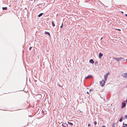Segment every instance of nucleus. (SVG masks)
I'll use <instances>...</instances> for the list:
<instances>
[{
  "label": "nucleus",
  "instance_id": "obj_5",
  "mask_svg": "<svg viewBox=\"0 0 127 127\" xmlns=\"http://www.w3.org/2000/svg\"><path fill=\"white\" fill-rule=\"evenodd\" d=\"M126 106V103L125 102H122V106H121V108H123L124 107H125Z\"/></svg>",
  "mask_w": 127,
  "mask_h": 127
},
{
  "label": "nucleus",
  "instance_id": "obj_26",
  "mask_svg": "<svg viewBox=\"0 0 127 127\" xmlns=\"http://www.w3.org/2000/svg\"><path fill=\"white\" fill-rule=\"evenodd\" d=\"M87 93L88 94H89V93L88 92H87Z\"/></svg>",
  "mask_w": 127,
  "mask_h": 127
},
{
  "label": "nucleus",
  "instance_id": "obj_31",
  "mask_svg": "<svg viewBox=\"0 0 127 127\" xmlns=\"http://www.w3.org/2000/svg\"><path fill=\"white\" fill-rule=\"evenodd\" d=\"M122 13H123V12H122Z\"/></svg>",
  "mask_w": 127,
  "mask_h": 127
},
{
  "label": "nucleus",
  "instance_id": "obj_20",
  "mask_svg": "<svg viewBox=\"0 0 127 127\" xmlns=\"http://www.w3.org/2000/svg\"><path fill=\"white\" fill-rule=\"evenodd\" d=\"M124 125L127 127V124H124Z\"/></svg>",
  "mask_w": 127,
  "mask_h": 127
},
{
  "label": "nucleus",
  "instance_id": "obj_29",
  "mask_svg": "<svg viewBox=\"0 0 127 127\" xmlns=\"http://www.w3.org/2000/svg\"><path fill=\"white\" fill-rule=\"evenodd\" d=\"M126 102L127 103V99L126 100Z\"/></svg>",
  "mask_w": 127,
  "mask_h": 127
},
{
  "label": "nucleus",
  "instance_id": "obj_2",
  "mask_svg": "<svg viewBox=\"0 0 127 127\" xmlns=\"http://www.w3.org/2000/svg\"><path fill=\"white\" fill-rule=\"evenodd\" d=\"M110 74V73L108 72L106 75H104V79L105 81H106V78L108 77V76Z\"/></svg>",
  "mask_w": 127,
  "mask_h": 127
},
{
  "label": "nucleus",
  "instance_id": "obj_30",
  "mask_svg": "<svg viewBox=\"0 0 127 127\" xmlns=\"http://www.w3.org/2000/svg\"><path fill=\"white\" fill-rule=\"evenodd\" d=\"M126 61H127V59H126Z\"/></svg>",
  "mask_w": 127,
  "mask_h": 127
},
{
  "label": "nucleus",
  "instance_id": "obj_27",
  "mask_svg": "<svg viewBox=\"0 0 127 127\" xmlns=\"http://www.w3.org/2000/svg\"><path fill=\"white\" fill-rule=\"evenodd\" d=\"M125 15L127 17V14H125Z\"/></svg>",
  "mask_w": 127,
  "mask_h": 127
},
{
  "label": "nucleus",
  "instance_id": "obj_21",
  "mask_svg": "<svg viewBox=\"0 0 127 127\" xmlns=\"http://www.w3.org/2000/svg\"><path fill=\"white\" fill-rule=\"evenodd\" d=\"M90 125H91V124H88V126H89H89H90Z\"/></svg>",
  "mask_w": 127,
  "mask_h": 127
},
{
  "label": "nucleus",
  "instance_id": "obj_25",
  "mask_svg": "<svg viewBox=\"0 0 127 127\" xmlns=\"http://www.w3.org/2000/svg\"><path fill=\"white\" fill-rule=\"evenodd\" d=\"M116 29L117 30H118L119 31H121V30L120 29Z\"/></svg>",
  "mask_w": 127,
  "mask_h": 127
},
{
  "label": "nucleus",
  "instance_id": "obj_24",
  "mask_svg": "<svg viewBox=\"0 0 127 127\" xmlns=\"http://www.w3.org/2000/svg\"><path fill=\"white\" fill-rule=\"evenodd\" d=\"M102 127H105L103 125L102 126Z\"/></svg>",
  "mask_w": 127,
  "mask_h": 127
},
{
  "label": "nucleus",
  "instance_id": "obj_22",
  "mask_svg": "<svg viewBox=\"0 0 127 127\" xmlns=\"http://www.w3.org/2000/svg\"><path fill=\"white\" fill-rule=\"evenodd\" d=\"M31 48H32V47H30V48H29V50H31Z\"/></svg>",
  "mask_w": 127,
  "mask_h": 127
},
{
  "label": "nucleus",
  "instance_id": "obj_14",
  "mask_svg": "<svg viewBox=\"0 0 127 127\" xmlns=\"http://www.w3.org/2000/svg\"><path fill=\"white\" fill-rule=\"evenodd\" d=\"M122 120H123V119H122V117H121L120 120H119V121L120 122H121L122 121Z\"/></svg>",
  "mask_w": 127,
  "mask_h": 127
},
{
  "label": "nucleus",
  "instance_id": "obj_1",
  "mask_svg": "<svg viewBox=\"0 0 127 127\" xmlns=\"http://www.w3.org/2000/svg\"><path fill=\"white\" fill-rule=\"evenodd\" d=\"M105 80H102V81L100 82V84L102 86H103L105 84Z\"/></svg>",
  "mask_w": 127,
  "mask_h": 127
},
{
  "label": "nucleus",
  "instance_id": "obj_19",
  "mask_svg": "<svg viewBox=\"0 0 127 127\" xmlns=\"http://www.w3.org/2000/svg\"><path fill=\"white\" fill-rule=\"evenodd\" d=\"M63 25V23H62V24L61 26H60V28H62V27Z\"/></svg>",
  "mask_w": 127,
  "mask_h": 127
},
{
  "label": "nucleus",
  "instance_id": "obj_3",
  "mask_svg": "<svg viewBox=\"0 0 127 127\" xmlns=\"http://www.w3.org/2000/svg\"><path fill=\"white\" fill-rule=\"evenodd\" d=\"M122 76H123V77L127 79V73L122 74Z\"/></svg>",
  "mask_w": 127,
  "mask_h": 127
},
{
  "label": "nucleus",
  "instance_id": "obj_13",
  "mask_svg": "<svg viewBox=\"0 0 127 127\" xmlns=\"http://www.w3.org/2000/svg\"><path fill=\"white\" fill-rule=\"evenodd\" d=\"M68 123L70 125H71L72 126L73 125V124L72 123L68 122Z\"/></svg>",
  "mask_w": 127,
  "mask_h": 127
},
{
  "label": "nucleus",
  "instance_id": "obj_23",
  "mask_svg": "<svg viewBox=\"0 0 127 127\" xmlns=\"http://www.w3.org/2000/svg\"><path fill=\"white\" fill-rule=\"evenodd\" d=\"M62 126H63L64 127H65V126L63 124L62 125Z\"/></svg>",
  "mask_w": 127,
  "mask_h": 127
},
{
  "label": "nucleus",
  "instance_id": "obj_10",
  "mask_svg": "<svg viewBox=\"0 0 127 127\" xmlns=\"http://www.w3.org/2000/svg\"><path fill=\"white\" fill-rule=\"evenodd\" d=\"M52 24L53 27H54L55 26V25L53 21H52Z\"/></svg>",
  "mask_w": 127,
  "mask_h": 127
},
{
  "label": "nucleus",
  "instance_id": "obj_28",
  "mask_svg": "<svg viewBox=\"0 0 127 127\" xmlns=\"http://www.w3.org/2000/svg\"><path fill=\"white\" fill-rule=\"evenodd\" d=\"M97 63L96 62H95V64H96V63Z\"/></svg>",
  "mask_w": 127,
  "mask_h": 127
},
{
  "label": "nucleus",
  "instance_id": "obj_17",
  "mask_svg": "<svg viewBox=\"0 0 127 127\" xmlns=\"http://www.w3.org/2000/svg\"><path fill=\"white\" fill-rule=\"evenodd\" d=\"M125 119H127V115H126L125 116Z\"/></svg>",
  "mask_w": 127,
  "mask_h": 127
},
{
  "label": "nucleus",
  "instance_id": "obj_6",
  "mask_svg": "<svg viewBox=\"0 0 127 127\" xmlns=\"http://www.w3.org/2000/svg\"><path fill=\"white\" fill-rule=\"evenodd\" d=\"M92 75H90L87 76L86 78V79H87L88 78H92Z\"/></svg>",
  "mask_w": 127,
  "mask_h": 127
},
{
  "label": "nucleus",
  "instance_id": "obj_16",
  "mask_svg": "<svg viewBox=\"0 0 127 127\" xmlns=\"http://www.w3.org/2000/svg\"><path fill=\"white\" fill-rule=\"evenodd\" d=\"M115 123H114L112 125V127H115Z\"/></svg>",
  "mask_w": 127,
  "mask_h": 127
},
{
  "label": "nucleus",
  "instance_id": "obj_9",
  "mask_svg": "<svg viewBox=\"0 0 127 127\" xmlns=\"http://www.w3.org/2000/svg\"><path fill=\"white\" fill-rule=\"evenodd\" d=\"M45 34H47L48 35H49L50 36V34L49 32H45Z\"/></svg>",
  "mask_w": 127,
  "mask_h": 127
},
{
  "label": "nucleus",
  "instance_id": "obj_32",
  "mask_svg": "<svg viewBox=\"0 0 127 127\" xmlns=\"http://www.w3.org/2000/svg\"><path fill=\"white\" fill-rule=\"evenodd\" d=\"M31 0L32 1V0Z\"/></svg>",
  "mask_w": 127,
  "mask_h": 127
},
{
  "label": "nucleus",
  "instance_id": "obj_8",
  "mask_svg": "<svg viewBox=\"0 0 127 127\" xmlns=\"http://www.w3.org/2000/svg\"><path fill=\"white\" fill-rule=\"evenodd\" d=\"M89 62L90 63H91L92 64H93L94 63V61L92 59H91L90 60Z\"/></svg>",
  "mask_w": 127,
  "mask_h": 127
},
{
  "label": "nucleus",
  "instance_id": "obj_12",
  "mask_svg": "<svg viewBox=\"0 0 127 127\" xmlns=\"http://www.w3.org/2000/svg\"><path fill=\"white\" fill-rule=\"evenodd\" d=\"M43 14V13H40L38 15V17H41Z\"/></svg>",
  "mask_w": 127,
  "mask_h": 127
},
{
  "label": "nucleus",
  "instance_id": "obj_7",
  "mask_svg": "<svg viewBox=\"0 0 127 127\" xmlns=\"http://www.w3.org/2000/svg\"><path fill=\"white\" fill-rule=\"evenodd\" d=\"M103 55V54L101 53H100L99 54V58H101V57Z\"/></svg>",
  "mask_w": 127,
  "mask_h": 127
},
{
  "label": "nucleus",
  "instance_id": "obj_11",
  "mask_svg": "<svg viewBox=\"0 0 127 127\" xmlns=\"http://www.w3.org/2000/svg\"><path fill=\"white\" fill-rule=\"evenodd\" d=\"M2 9L3 10H6L7 9V8L6 7H3Z\"/></svg>",
  "mask_w": 127,
  "mask_h": 127
},
{
  "label": "nucleus",
  "instance_id": "obj_4",
  "mask_svg": "<svg viewBox=\"0 0 127 127\" xmlns=\"http://www.w3.org/2000/svg\"><path fill=\"white\" fill-rule=\"evenodd\" d=\"M114 59H115V60H116L117 61H121L122 60V59H123V58H114Z\"/></svg>",
  "mask_w": 127,
  "mask_h": 127
},
{
  "label": "nucleus",
  "instance_id": "obj_18",
  "mask_svg": "<svg viewBox=\"0 0 127 127\" xmlns=\"http://www.w3.org/2000/svg\"><path fill=\"white\" fill-rule=\"evenodd\" d=\"M92 91H93V90H92L91 89H90V92H92Z\"/></svg>",
  "mask_w": 127,
  "mask_h": 127
},
{
  "label": "nucleus",
  "instance_id": "obj_15",
  "mask_svg": "<svg viewBox=\"0 0 127 127\" xmlns=\"http://www.w3.org/2000/svg\"><path fill=\"white\" fill-rule=\"evenodd\" d=\"M94 125H96L97 124V122H96V121H95V122H94Z\"/></svg>",
  "mask_w": 127,
  "mask_h": 127
}]
</instances>
